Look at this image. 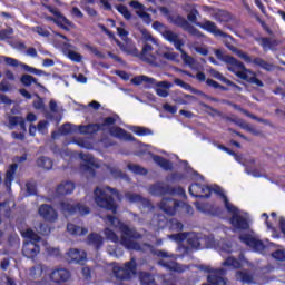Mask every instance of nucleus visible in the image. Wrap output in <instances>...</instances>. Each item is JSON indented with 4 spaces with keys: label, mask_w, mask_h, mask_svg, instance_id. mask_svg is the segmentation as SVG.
I'll list each match as a JSON object with an SVG mask.
<instances>
[{
    "label": "nucleus",
    "mask_w": 285,
    "mask_h": 285,
    "mask_svg": "<svg viewBox=\"0 0 285 285\" xmlns=\"http://www.w3.org/2000/svg\"><path fill=\"white\" fill-rule=\"evenodd\" d=\"M115 124H117V118L109 116L102 118V122L80 125L79 132H81V135H97V132H106V130H109L111 137L125 139V141H135L132 134L121 127H115Z\"/></svg>",
    "instance_id": "obj_1"
},
{
    "label": "nucleus",
    "mask_w": 285,
    "mask_h": 285,
    "mask_svg": "<svg viewBox=\"0 0 285 285\" xmlns=\"http://www.w3.org/2000/svg\"><path fill=\"white\" fill-rule=\"evenodd\" d=\"M107 220L111 224V226H119L120 230V244L127 250H141V245L137 242V239H144V235L137 230L135 227H130L115 215H107Z\"/></svg>",
    "instance_id": "obj_2"
},
{
    "label": "nucleus",
    "mask_w": 285,
    "mask_h": 285,
    "mask_svg": "<svg viewBox=\"0 0 285 285\" xmlns=\"http://www.w3.org/2000/svg\"><path fill=\"white\" fill-rule=\"evenodd\" d=\"M224 206L232 216L229 218V224L234 230L246 232L250 230V220L248 217L239 214V208L228 200V197L224 196Z\"/></svg>",
    "instance_id": "obj_3"
},
{
    "label": "nucleus",
    "mask_w": 285,
    "mask_h": 285,
    "mask_svg": "<svg viewBox=\"0 0 285 285\" xmlns=\"http://www.w3.org/2000/svg\"><path fill=\"white\" fill-rule=\"evenodd\" d=\"M116 43L120 48V50L126 55H131V57H140V59L146 63H155L156 58H155V55H153V50L155 49L150 43H145L140 53L137 47L126 45L119 41V39H116Z\"/></svg>",
    "instance_id": "obj_4"
},
{
    "label": "nucleus",
    "mask_w": 285,
    "mask_h": 285,
    "mask_svg": "<svg viewBox=\"0 0 285 285\" xmlns=\"http://www.w3.org/2000/svg\"><path fill=\"white\" fill-rule=\"evenodd\" d=\"M215 55L218 61H223L227 65V70H229V72H233L236 75V77H239V79H248V75H246L244 71H240L246 70V66H244L242 61L237 60V58L224 55V51L220 49H216Z\"/></svg>",
    "instance_id": "obj_5"
},
{
    "label": "nucleus",
    "mask_w": 285,
    "mask_h": 285,
    "mask_svg": "<svg viewBox=\"0 0 285 285\" xmlns=\"http://www.w3.org/2000/svg\"><path fill=\"white\" fill-rule=\"evenodd\" d=\"M94 199L98 208H102V210H108L112 213V215H117V210H119V205L112 195L106 193V190L97 187L94 190Z\"/></svg>",
    "instance_id": "obj_6"
},
{
    "label": "nucleus",
    "mask_w": 285,
    "mask_h": 285,
    "mask_svg": "<svg viewBox=\"0 0 285 285\" xmlns=\"http://www.w3.org/2000/svg\"><path fill=\"white\" fill-rule=\"evenodd\" d=\"M112 271L116 279L128 282L132 279L134 275H137V261L131 258L129 262L125 263L122 267L115 266Z\"/></svg>",
    "instance_id": "obj_7"
},
{
    "label": "nucleus",
    "mask_w": 285,
    "mask_h": 285,
    "mask_svg": "<svg viewBox=\"0 0 285 285\" xmlns=\"http://www.w3.org/2000/svg\"><path fill=\"white\" fill-rule=\"evenodd\" d=\"M60 207L62 213H65V215H69V216H75V215H79L80 217H86V215H90L91 210L88 207V205H86L85 203H75V204H70L68 202H61L60 203Z\"/></svg>",
    "instance_id": "obj_8"
},
{
    "label": "nucleus",
    "mask_w": 285,
    "mask_h": 285,
    "mask_svg": "<svg viewBox=\"0 0 285 285\" xmlns=\"http://www.w3.org/2000/svg\"><path fill=\"white\" fill-rule=\"evenodd\" d=\"M81 159L83 164H80V173H82L87 179H95V177H97V170L101 168V165L97 163L92 156H87L86 158L81 156Z\"/></svg>",
    "instance_id": "obj_9"
},
{
    "label": "nucleus",
    "mask_w": 285,
    "mask_h": 285,
    "mask_svg": "<svg viewBox=\"0 0 285 285\" xmlns=\"http://www.w3.org/2000/svg\"><path fill=\"white\" fill-rule=\"evenodd\" d=\"M200 271H204L205 273H212L207 277V282L209 284L204 283L203 285H226V278H224V275H226V269L224 268L214 269V268H210L209 266L200 265Z\"/></svg>",
    "instance_id": "obj_10"
},
{
    "label": "nucleus",
    "mask_w": 285,
    "mask_h": 285,
    "mask_svg": "<svg viewBox=\"0 0 285 285\" xmlns=\"http://www.w3.org/2000/svg\"><path fill=\"white\" fill-rule=\"evenodd\" d=\"M163 37L164 39H166V41L173 43L176 50L183 53V59L185 63L190 65V61H193V57L188 56V53L184 51V40L179 38V35L173 32L171 30H167Z\"/></svg>",
    "instance_id": "obj_11"
},
{
    "label": "nucleus",
    "mask_w": 285,
    "mask_h": 285,
    "mask_svg": "<svg viewBox=\"0 0 285 285\" xmlns=\"http://www.w3.org/2000/svg\"><path fill=\"white\" fill-rule=\"evenodd\" d=\"M236 55L237 57H239L240 59L244 60L245 63H254V66H257L258 68H262V70H266V72H272L273 68H275V66H273V63L256 57V58H250V56H248V53L236 49Z\"/></svg>",
    "instance_id": "obj_12"
},
{
    "label": "nucleus",
    "mask_w": 285,
    "mask_h": 285,
    "mask_svg": "<svg viewBox=\"0 0 285 285\" xmlns=\"http://www.w3.org/2000/svg\"><path fill=\"white\" fill-rule=\"evenodd\" d=\"M149 193L154 195L155 197H164L166 195H181L184 193V188L178 187H171L169 185L164 186L161 184H155L149 187Z\"/></svg>",
    "instance_id": "obj_13"
},
{
    "label": "nucleus",
    "mask_w": 285,
    "mask_h": 285,
    "mask_svg": "<svg viewBox=\"0 0 285 285\" xmlns=\"http://www.w3.org/2000/svg\"><path fill=\"white\" fill-rule=\"evenodd\" d=\"M47 9L49 10V12H51L53 17H56L49 18V21H53L56 26H58L62 30H66L67 32H70V28H72L75 24L70 20H68L66 16H63L60 11H57L55 8L49 6L47 7Z\"/></svg>",
    "instance_id": "obj_14"
},
{
    "label": "nucleus",
    "mask_w": 285,
    "mask_h": 285,
    "mask_svg": "<svg viewBox=\"0 0 285 285\" xmlns=\"http://www.w3.org/2000/svg\"><path fill=\"white\" fill-rule=\"evenodd\" d=\"M180 202L181 200H177L175 198L163 197L158 206H159V209L163 210L165 215H169V217H173L177 215V212L179 210Z\"/></svg>",
    "instance_id": "obj_15"
},
{
    "label": "nucleus",
    "mask_w": 285,
    "mask_h": 285,
    "mask_svg": "<svg viewBox=\"0 0 285 285\" xmlns=\"http://www.w3.org/2000/svg\"><path fill=\"white\" fill-rule=\"evenodd\" d=\"M239 242L245 244V246H248L249 248H253L256 253H262L266 248V245H264V242L261 239L255 238L250 234H244L238 237Z\"/></svg>",
    "instance_id": "obj_16"
},
{
    "label": "nucleus",
    "mask_w": 285,
    "mask_h": 285,
    "mask_svg": "<svg viewBox=\"0 0 285 285\" xmlns=\"http://www.w3.org/2000/svg\"><path fill=\"white\" fill-rule=\"evenodd\" d=\"M189 195L196 199H208L210 197V187L199 183H193L189 186Z\"/></svg>",
    "instance_id": "obj_17"
},
{
    "label": "nucleus",
    "mask_w": 285,
    "mask_h": 285,
    "mask_svg": "<svg viewBox=\"0 0 285 285\" xmlns=\"http://www.w3.org/2000/svg\"><path fill=\"white\" fill-rule=\"evenodd\" d=\"M38 213L40 217L45 219V222H50L51 224L59 218V214H57V210L55 209V207L48 204L40 205Z\"/></svg>",
    "instance_id": "obj_18"
},
{
    "label": "nucleus",
    "mask_w": 285,
    "mask_h": 285,
    "mask_svg": "<svg viewBox=\"0 0 285 285\" xmlns=\"http://www.w3.org/2000/svg\"><path fill=\"white\" fill-rule=\"evenodd\" d=\"M69 264H80V262H86L88 254L81 249L71 248L65 255Z\"/></svg>",
    "instance_id": "obj_19"
},
{
    "label": "nucleus",
    "mask_w": 285,
    "mask_h": 285,
    "mask_svg": "<svg viewBox=\"0 0 285 285\" xmlns=\"http://www.w3.org/2000/svg\"><path fill=\"white\" fill-rule=\"evenodd\" d=\"M227 121H230L232 124H235L236 126H239L243 130H246L247 132H250L254 137H262L264 135L262 130L255 129L253 125L246 122L242 118H227Z\"/></svg>",
    "instance_id": "obj_20"
},
{
    "label": "nucleus",
    "mask_w": 285,
    "mask_h": 285,
    "mask_svg": "<svg viewBox=\"0 0 285 285\" xmlns=\"http://www.w3.org/2000/svg\"><path fill=\"white\" fill-rule=\"evenodd\" d=\"M41 253V247L35 242H27L22 246V255L28 259H35Z\"/></svg>",
    "instance_id": "obj_21"
},
{
    "label": "nucleus",
    "mask_w": 285,
    "mask_h": 285,
    "mask_svg": "<svg viewBox=\"0 0 285 285\" xmlns=\"http://www.w3.org/2000/svg\"><path fill=\"white\" fill-rule=\"evenodd\" d=\"M69 277H70V271L66 268L53 269L49 275V278L55 284H63L65 282H68Z\"/></svg>",
    "instance_id": "obj_22"
},
{
    "label": "nucleus",
    "mask_w": 285,
    "mask_h": 285,
    "mask_svg": "<svg viewBox=\"0 0 285 285\" xmlns=\"http://www.w3.org/2000/svg\"><path fill=\"white\" fill-rule=\"evenodd\" d=\"M87 244L88 246H92L95 250H101L104 247V236L98 233H90L87 236Z\"/></svg>",
    "instance_id": "obj_23"
},
{
    "label": "nucleus",
    "mask_w": 285,
    "mask_h": 285,
    "mask_svg": "<svg viewBox=\"0 0 285 285\" xmlns=\"http://www.w3.org/2000/svg\"><path fill=\"white\" fill-rule=\"evenodd\" d=\"M56 193L57 195H60L62 197L66 195H72V193H75V183H72L71 180H67L58 185V187L56 188Z\"/></svg>",
    "instance_id": "obj_24"
},
{
    "label": "nucleus",
    "mask_w": 285,
    "mask_h": 285,
    "mask_svg": "<svg viewBox=\"0 0 285 285\" xmlns=\"http://www.w3.org/2000/svg\"><path fill=\"white\" fill-rule=\"evenodd\" d=\"M153 160L157 166H159L165 173H170V170H174L173 161L164 158V156L154 155Z\"/></svg>",
    "instance_id": "obj_25"
},
{
    "label": "nucleus",
    "mask_w": 285,
    "mask_h": 285,
    "mask_svg": "<svg viewBox=\"0 0 285 285\" xmlns=\"http://www.w3.org/2000/svg\"><path fill=\"white\" fill-rule=\"evenodd\" d=\"M210 75L212 77H214V79H217L218 81H222L223 83H226V86H230V88H235V90H242V87H239V85L233 82L232 80H229L228 78L224 77V75H222V72L215 70V69H210Z\"/></svg>",
    "instance_id": "obj_26"
},
{
    "label": "nucleus",
    "mask_w": 285,
    "mask_h": 285,
    "mask_svg": "<svg viewBox=\"0 0 285 285\" xmlns=\"http://www.w3.org/2000/svg\"><path fill=\"white\" fill-rule=\"evenodd\" d=\"M236 279L242 284H253L255 282V275L248 269H242L236 272Z\"/></svg>",
    "instance_id": "obj_27"
},
{
    "label": "nucleus",
    "mask_w": 285,
    "mask_h": 285,
    "mask_svg": "<svg viewBox=\"0 0 285 285\" xmlns=\"http://www.w3.org/2000/svg\"><path fill=\"white\" fill-rule=\"evenodd\" d=\"M181 166L184 167V173L186 177H189V179H204V176L199 174L197 170H195L188 160H183Z\"/></svg>",
    "instance_id": "obj_28"
},
{
    "label": "nucleus",
    "mask_w": 285,
    "mask_h": 285,
    "mask_svg": "<svg viewBox=\"0 0 285 285\" xmlns=\"http://www.w3.org/2000/svg\"><path fill=\"white\" fill-rule=\"evenodd\" d=\"M200 28H203V30H206V32H210L212 35H217L218 37H226V33H224V31L217 29V24H215V22L207 20L205 21Z\"/></svg>",
    "instance_id": "obj_29"
},
{
    "label": "nucleus",
    "mask_w": 285,
    "mask_h": 285,
    "mask_svg": "<svg viewBox=\"0 0 285 285\" xmlns=\"http://www.w3.org/2000/svg\"><path fill=\"white\" fill-rule=\"evenodd\" d=\"M160 266L167 268V271H173L174 273H184V267L175 261H160Z\"/></svg>",
    "instance_id": "obj_30"
},
{
    "label": "nucleus",
    "mask_w": 285,
    "mask_h": 285,
    "mask_svg": "<svg viewBox=\"0 0 285 285\" xmlns=\"http://www.w3.org/2000/svg\"><path fill=\"white\" fill-rule=\"evenodd\" d=\"M20 83H22V86H24L26 88H30V86H32V83H35V86H37V88H43V85H41V82H39L37 80V78H35L28 73H24L21 76Z\"/></svg>",
    "instance_id": "obj_31"
},
{
    "label": "nucleus",
    "mask_w": 285,
    "mask_h": 285,
    "mask_svg": "<svg viewBox=\"0 0 285 285\" xmlns=\"http://www.w3.org/2000/svg\"><path fill=\"white\" fill-rule=\"evenodd\" d=\"M67 230L70 235H78L79 237L88 235V228L75 225L72 223L67 224Z\"/></svg>",
    "instance_id": "obj_32"
},
{
    "label": "nucleus",
    "mask_w": 285,
    "mask_h": 285,
    "mask_svg": "<svg viewBox=\"0 0 285 285\" xmlns=\"http://www.w3.org/2000/svg\"><path fill=\"white\" fill-rule=\"evenodd\" d=\"M9 126L10 128H14L16 126H20V128L26 132V119L21 116H9Z\"/></svg>",
    "instance_id": "obj_33"
},
{
    "label": "nucleus",
    "mask_w": 285,
    "mask_h": 285,
    "mask_svg": "<svg viewBox=\"0 0 285 285\" xmlns=\"http://www.w3.org/2000/svg\"><path fill=\"white\" fill-rule=\"evenodd\" d=\"M36 166H38V168H43V170H52L53 163L49 157L40 156L36 160Z\"/></svg>",
    "instance_id": "obj_34"
},
{
    "label": "nucleus",
    "mask_w": 285,
    "mask_h": 285,
    "mask_svg": "<svg viewBox=\"0 0 285 285\" xmlns=\"http://www.w3.org/2000/svg\"><path fill=\"white\" fill-rule=\"evenodd\" d=\"M157 80L148 76H136L131 79L134 86H141L142 83H149V86H155Z\"/></svg>",
    "instance_id": "obj_35"
},
{
    "label": "nucleus",
    "mask_w": 285,
    "mask_h": 285,
    "mask_svg": "<svg viewBox=\"0 0 285 285\" xmlns=\"http://www.w3.org/2000/svg\"><path fill=\"white\" fill-rule=\"evenodd\" d=\"M174 26L183 28V30H195L194 27L181 16H176L173 20Z\"/></svg>",
    "instance_id": "obj_36"
},
{
    "label": "nucleus",
    "mask_w": 285,
    "mask_h": 285,
    "mask_svg": "<svg viewBox=\"0 0 285 285\" xmlns=\"http://www.w3.org/2000/svg\"><path fill=\"white\" fill-rule=\"evenodd\" d=\"M255 41L263 47V50H271L274 48V46H277L275 40H271L268 37H256Z\"/></svg>",
    "instance_id": "obj_37"
},
{
    "label": "nucleus",
    "mask_w": 285,
    "mask_h": 285,
    "mask_svg": "<svg viewBox=\"0 0 285 285\" xmlns=\"http://www.w3.org/2000/svg\"><path fill=\"white\" fill-rule=\"evenodd\" d=\"M106 168L115 179H129L128 175L124 174L117 166L107 165Z\"/></svg>",
    "instance_id": "obj_38"
},
{
    "label": "nucleus",
    "mask_w": 285,
    "mask_h": 285,
    "mask_svg": "<svg viewBox=\"0 0 285 285\" xmlns=\"http://www.w3.org/2000/svg\"><path fill=\"white\" fill-rule=\"evenodd\" d=\"M125 196H126V199L130 202V204H150V200L144 198L139 194L127 193Z\"/></svg>",
    "instance_id": "obj_39"
},
{
    "label": "nucleus",
    "mask_w": 285,
    "mask_h": 285,
    "mask_svg": "<svg viewBox=\"0 0 285 285\" xmlns=\"http://www.w3.org/2000/svg\"><path fill=\"white\" fill-rule=\"evenodd\" d=\"M168 228L173 233H181V230H184V223L179 222L177 218H171L168 222Z\"/></svg>",
    "instance_id": "obj_40"
},
{
    "label": "nucleus",
    "mask_w": 285,
    "mask_h": 285,
    "mask_svg": "<svg viewBox=\"0 0 285 285\" xmlns=\"http://www.w3.org/2000/svg\"><path fill=\"white\" fill-rule=\"evenodd\" d=\"M23 70H26V72H30V75H37L38 77H49L50 73H47L46 71L41 70V69H37L35 67H30L29 65L22 63L21 65Z\"/></svg>",
    "instance_id": "obj_41"
},
{
    "label": "nucleus",
    "mask_w": 285,
    "mask_h": 285,
    "mask_svg": "<svg viewBox=\"0 0 285 285\" xmlns=\"http://www.w3.org/2000/svg\"><path fill=\"white\" fill-rule=\"evenodd\" d=\"M223 266H227L228 268H242V262L233 256H229L223 262Z\"/></svg>",
    "instance_id": "obj_42"
},
{
    "label": "nucleus",
    "mask_w": 285,
    "mask_h": 285,
    "mask_svg": "<svg viewBox=\"0 0 285 285\" xmlns=\"http://www.w3.org/2000/svg\"><path fill=\"white\" fill-rule=\"evenodd\" d=\"M104 235L106 239L112 242V244H119V236L117 235V233H115V230L110 229L109 227L105 228Z\"/></svg>",
    "instance_id": "obj_43"
},
{
    "label": "nucleus",
    "mask_w": 285,
    "mask_h": 285,
    "mask_svg": "<svg viewBox=\"0 0 285 285\" xmlns=\"http://www.w3.org/2000/svg\"><path fill=\"white\" fill-rule=\"evenodd\" d=\"M132 132L137 135L138 137H148L153 135V130L141 127V126H135L132 127Z\"/></svg>",
    "instance_id": "obj_44"
},
{
    "label": "nucleus",
    "mask_w": 285,
    "mask_h": 285,
    "mask_svg": "<svg viewBox=\"0 0 285 285\" xmlns=\"http://www.w3.org/2000/svg\"><path fill=\"white\" fill-rule=\"evenodd\" d=\"M140 284L141 285H150L155 284V276L148 272L140 273Z\"/></svg>",
    "instance_id": "obj_45"
},
{
    "label": "nucleus",
    "mask_w": 285,
    "mask_h": 285,
    "mask_svg": "<svg viewBox=\"0 0 285 285\" xmlns=\"http://www.w3.org/2000/svg\"><path fill=\"white\" fill-rule=\"evenodd\" d=\"M116 10L122 14V17L127 20L130 21V19H132V13L130 12V10H128V7H126L125 4H118L116 6Z\"/></svg>",
    "instance_id": "obj_46"
},
{
    "label": "nucleus",
    "mask_w": 285,
    "mask_h": 285,
    "mask_svg": "<svg viewBox=\"0 0 285 285\" xmlns=\"http://www.w3.org/2000/svg\"><path fill=\"white\" fill-rule=\"evenodd\" d=\"M128 170H130L131 173H134V175H148V169L139 166V165H132L129 164L127 166Z\"/></svg>",
    "instance_id": "obj_47"
},
{
    "label": "nucleus",
    "mask_w": 285,
    "mask_h": 285,
    "mask_svg": "<svg viewBox=\"0 0 285 285\" xmlns=\"http://www.w3.org/2000/svg\"><path fill=\"white\" fill-rule=\"evenodd\" d=\"M60 135H72V132H77V129L72 127V124L66 122L59 128Z\"/></svg>",
    "instance_id": "obj_48"
},
{
    "label": "nucleus",
    "mask_w": 285,
    "mask_h": 285,
    "mask_svg": "<svg viewBox=\"0 0 285 285\" xmlns=\"http://www.w3.org/2000/svg\"><path fill=\"white\" fill-rule=\"evenodd\" d=\"M177 213H185V215H193L195 210L193 209V206L180 200L179 210Z\"/></svg>",
    "instance_id": "obj_49"
},
{
    "label": "nucleus",
    "mask_w": 285,
    "mask_h": 285,
    "mask_svg": "<svg viewBox=\"0 0 285 285\" xmlns=\"http://www.w3.org/2000/svg\"><path fill=\"white\" fill-rule=\"evenodd\" d=\"M136 14L142 19L146 26H150L153 23V16H150V13L142 10V11H136Z\"/></svg>",
    "instance_id": "obj_50"
},
{
    "label": "nucleus",
    "mask_w": 285,
    "mask_h": 285,
    "mask_svg": "<svg viewBox=\"0 0 285 285\" xmlns=\"http://www.w3.org/2000/svg\"><path fill=\"white\" fill-rule=\"evenodd\" d=\"M18 168H19V165L17 163L11 164L9 166L8 170L6 171L4 179H14V175H16Z\"/></svg>",
    "instance_id": "obj_51"
},
{
    "label": "nucleus",
    "mask_w": 285,
    "mask_h": 285,
    "mask_svg": "<svg viewBox=\"0 0 285 285\" xmlns=\"http://www.w3.org/2000/svg\"><path fill=\"white\" fill-rule=\"evenodd\" d=\"M153 29L160 32L163 37L168 32V27L159 21L153 22Z\"/></svg>",
    "instance_id": "obj_52"
},
{
    "label": "nucleus",
    "mask_w": 285,
    "mask_h": 285,
    "mask_svg": "<svg viewBox=\"0 0 285 285\" xmlns=\"http://www.w3.org/2000/svg\"><path fill=\"white\" fill-rule=\"evenodd\" d=\"M169 237L173 239V242H177L178 244H181V242H186V239H188V233L184 232V233L171 234Z\"/></svg>",
    "instance_id": "obj_53"
},
{
    "label": "nucleus",
    "mask_w": 285,
    "mask_h": 285,
    "mask_svg": "<svg viewBox=\"0 0 285 285\" xmlns=\"http://www.w3.org/2000/svg\"><path fill=\"white\" fill-rule=\"evenodd\" d=\"M24 237H27V239H30V242H33V244L36 242H41V237L37 235V233H35V230L32 229H27L24 232Z\"/></svg>",
    "instance_id": "obj_54"
},
{
    "label": "nucleus",
    "mask_w": 285,
    "mask_h": 285,
    "mask_svg": "<svg viewBox=\"0 0 285 285\" xmlns=\"http://www.w3.org/2000/svg\"><path fill=\"white\" fill-rule=\"evenodd\" d=\"M206 85L209 86L210 88H214L215 90H228V88H226L225 86H222L219 82L208 78L206 80Z\"/></svg>",
    "instance_id": "obj_55"
},
{
    "label": "nucleus",
    "mask_w": 285,
    "mask_h": 285,
    "mask_svg": "<svg viewBox=\"0 0 285 285\" xmlns=\"http://www.w3.org/2000/svg\"><path fill=\"white\" fill-rule=\"evenodd\" d=\"M37 100L33 101L32 106L36 110H43L46 108V105L43 104V98L39 96V94H36Z\"/></svg>",
    "instance_id": "obj_56"
},
{
    "label": "nucleus",
    "mask_w": 285,
    "mask_h": 285,
    "mask_svg": "<svg viewBox=\"0 0 285 285\" xmlns=\"http://www.w3.org/2000/svg\"><path fill=\"white\" fill-rule=\"evenodd\" d=\"M12 90V85L8 79H2L0 82V92H10Z\"/></svg>",
    "instance_id": "obj_57"
},
{
    "label": "nucleus",
    "mask_w": 285,
    "mask_h": 285,
    "mask_svg": "<svg viewBox=\"0 0 285 285\" xmlns=\"http://www.w3.org/2000/svg\"><path fill=\"white\" fill-rule=\"evenodd\" d=\"M174 83H175V86H179V88H183L184 90H191L193 89V86H190V83H187V82H185L184 80H181L179 78H175Z\"/></svg>",
    "instance_id": "obj_58"
},
{
    "label": "nucleus",
    "mask_w": 285,
    "mask_h": 285,
    "mask_svg": "<svg viewBox=\"0 0 285 285\" xmlns=\"http://www.w3.org/2000/svg\"><path fill=\"white\" fill-rule=\"evenodd\" d=\"M68 57L71 61H75L76 63H81V59H83V57L81 56V53L76 52V51H69L68 52Z\"/></svg>",
    "instance_id": "obj_59"
},
{
    "label": "nucleus",
    "mask_w": 285,
    "mask_h": 285,
    "mask_svg": "<svg viewBox=\"0 0 285 285\" xmlns=\"http://www.w3.org/2000/svg\"><path fill=\"white\" fill-rule=\"evenodd\" d=\"M272 257L277 262H285V252L282 249H277L272 253Z\"/></svg>",
    "instance_id": "obj_60"
},
{
    "label": "nucleus",
    "mask_w": 285,
    "mask_h": 285,
    "mask_svg": "<svg viewBox=\"0 0 285 285\" xmlns=\"http://www.w3.org/2000/svg\"><path fill=\"white\" fill-rule=\"evenodd\" d=\"M245 170L247 173V175H252V177H264V175H262V171L257 168H252L246 166Z\"/></svg>",
    "instance_id": "obj_61"
},
{
    "label": "nucleus",
    "mask_w": 285,
    "mask_h": 285,
    "mask_svg": "<svg viewBox=\"0 0 285 285\" xmlns=\"http://www.w3.org/2000/svg\"><path fill=\"white\" fill-rule=\"evenodd\" d=\"M197 14H199V11L197 9H191L187 14L188 21H190V23H197Z\"/></svg>",
    "instance_id": "obj_62"
},
{
    "label": "nucleus",
    "mask_w": 285,
    "mask_h": 285,
    "mask_svg": "<svg viewBox=\"0 0 285 285\" xmlns=\"http://www.w3.org/2000/svg\"><path fill=\"white\" fill-rule=\"evenodd\" d=\"M129 6H130V8H134V10H138V11L146 10V7L137 0L130 1Z\"/></svg>",
    "instance_id": "obj_63"
},
{
    "label": "nucleus",
    "mask_w": 285,
    "mask_h": 285,
    "mask_svg": "<svg viewBox=\"0 0 285 285\" xmlns=\"http://www.w3.org/2000/svg\"><path fill=\"white\" fill-rule=\"evenodd\" d=\"M36 32L37 35H39L40 37H50V31H48L46 28L43 27H36Z\"/></svg>",
    "instance_id": "obj_64"
}]
</instances>
